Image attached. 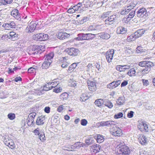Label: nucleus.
Listing matches in <instances>:
<instances>
[{
	"label": "nucleus",
	"instance_id": "nucleus-1",
	"mask_svg": "<svg viewBox=\"0 0 155 155\" xmlns=\"http://www.w3.org/2000/svg\"><path fill=\"white\" fill-rule=\"evenodd\" d=\"M144 29H139L133 35L127 37V40L128 41H134L136 38L142 35L145 32Z\"/></svg>",
	"mask_w": 155,
	"mask_h": 155
},
{
	"label": "nucleus",
	"instance_id": "nucleus-2",
	"mask_svg": "<svg viewBox=\"0 0 155 155\" xmlns=\"http://www.w3.org/2000/svg\"><path fill=\"white\" fill-rule=\"evenodd\" d=\"M110 134L115 137H120L123 134L122 130L119 127L115 126L110 129Z\"/></svg>",
	"mask_w": 155,
	"mask_h": 155
},
{
	"label": "nucleus",
	"instance_id": "nucleus-3",
	"mask_svg": "<svg viewBox=\"0 0 155 155\" xmlns=\"http://www.w3.org/2000/svg\"><path fill=\"white\" fill-rule=\"evenodd\" d=\"M117 152L122 155H129L130 153L129 148L124 144L120 145Z\"/></svg>",
	"mask_w": 155,
	"mask_h": 155
},
{
	"label": "nucleus",
	"instance_id": "nucleus-4",
	"mask_svg": "<svg viewBox=\"0 0 155 155\" xmlns=\"http://www.w3.org/2000/svg\"><path fill=\"white\" fill-rule=\"evenodd\" d=\"M33 38L36 41H46L48 39V35L44 33H38L34 35L33 36Z\"/></svg>",
	"mask_w": 155,
	"mask_h": 155
},
{
	"label": "nucleus",
	"instance_id": "nucleus-5",
	"mask_svg": "<svg viewBox=\"0 0 155 155\" xmlns=\"http://www.w3.org/2000/svg\"><path fill=\"white\" fill-rule=\"evenodd\" d=\"M137 16L142 18L146 17L150 14V12L147 11V9L144 8L140 9L137 12Z\"/></svg>",
	"mask_w": 155,
	"mask_h": 155
},
{
	"label": "nucleus",
	"instance_id": "nucleus-6",
	"mask_svg": "<svg viewBox=\"0 0 155 155\" xmlns=\"http://www.w3.org/2000/svg\"><path fill=\"white\" fill-rule=\"evenodd\" d=\"M116 19V16L115 15H110L104 20L105 25L107 26L113 24L115 22Z\"/></svg>",
	"mask_w": 155,
	"mask_h": 155
},
{
	"label": "nucleus",
	"instance_id": "nucleus-7",
	"mask_svg": "<svg viewBox=\"0 0 155 155\" xmlns=\"http://www.w3.org/2000/svg\"><path fill=\"white\" fill-rule=\"evenodd\" d=\"M85 144L79 142H77L71 145L70 147H68V151H73L75 149H80L81 147H83Z\"/></svg>",
	"mask_w": 155,
	"mask_h": 155
},
{
	"label": "nucleus",
	"instance_id": "nucleus-8",
	"mask_svg": "<svg viewBox=\"0 0 155 155\" xmlns=\"http://www.w3.org/2000/svg\"><path fill=\"white\" fill-rule=\"evenodd\" d=\"M100 126L101 127H110L115 125L116 122L108 120L106 121H101L99 123Z\"/></svg>",
	"mask_w": 155,
	"mask_h": 155
},
{
	"label": "nucleus",
	"instance_id": "nucleus-9",
	"mask_svg": "<svg viewBox=\"0 0 155 155\" xmlns=\"http://www.w3.org/2000/svg\"><path fill=\"white\" fill-rule=\"evenodd\" d=\"M4 142L6 145L9 147L11 149H13L15 147V145L13 140L7 137L5 138Z\"/></svg>",
	"mask_w": 155,
	"mask_h": 155
},
{
	"label": "nucleus",
	"instance_id": "nucleus-10",
	"mask_svg": "<svg viewBox=\"0 0 155 155\" xmlns=\"http://www.w3.org/2000/svg\"><path fill=\"white\" fill-rule=\"evenodd\" d=\"M114 53V50L113 49L110 50L106 52V58L107 62L108 63H110L111 61Z\"/></svg>",
	"mask_w": 155,
	"mask_h": 155
},
{
	"label": "nucleus",
	"instance_id": "nucleus-11",
	"mask_svg": "<svg viewBox=\"0 0 155 155\" xmlns=\"http://www.w3.org/2000/svg\"><path fill=\"white\" fill-rule=\"evenodd\" d=\"M15 24L13 21H9L7 23L4 24L2 27L5 29L10 30L11 28H15Z\"/></svg>",
	"mask_w": 155,
	"mask_h": 155
},
{
	"label": "nucleus",
	"instance_id": "nucleus-12",
	"mask_svg": "<svg viewBox=\"0 0 155 155\" xmlns=\"http://www.w3.org/2000/svg\"><path fill=\"white\" fill-rule=\"evenodd\" d=\"M37 24L34 22L31 21L27 26L26 28V30L28 32H32L34 31L36 28Z\"/></svg>",
	"mask_w": 155,
	"mask_h": 155
},
{
	"label": "nucleus",
	"instance_id": "nucleus-13",
	"mask_svg": "<svg viewBox=\"0 0 155 155\" xmlns=\"http://www.w3.org/2000/svg\"><path fill=\"white\" fill-rule=\"evenodd\" d=\"M11 15L18 20H21V14L19 13L18 10L15 9L11 12Z\"/></svg>",
	"mask_w": 155,
	"mask_h": 155
},
{
	"label": "nucleus",
	"instance_id": "nucleus-14",
	"mask_svg": "<svg viewBox=\"0 0 155 155\" xmlns=\"http://www.w3.org/2000/svg\"><path fill=\"white\" fill-rule=\"evenodd\" d=\"M139 66L142 67H146L153 66V63L150 61H142L139 63Z\"/></svg>",
	"mask_w": 155,
	"mask_h": 155
},
{
	"label": "nucleus",
	"instance_id": "nucleus-15",
	"mask_svg": "<svg viewBox=\"0 0 155 155\" xmlns=\"http://www.w3.org/2000/svg\"><path fill=\"white\" fill-rule=\"evenodd\" d=\"M91 148V153L93 154H95L100 151L101 146L99 144H95L92 146Z\"/></svg>",
	"mask_w": 155,
	"mask_h": 155
},
{
	"label": "nucleus",
	"instance_id": "nucleus-16",
	"mask_svg": "<svg viewBox=\"0 0 155 155\" xmlns=\"http://www.w3.org/2000/svg\"><path fill=\"white\" fill-rule=\"evenodd\" d=\"M87 85L88 88L90 91H94L96 90V86L94 82L89 81L87 82Z\"/></svg>",
	"mask_w": 155,
	"mask_h": 155
},
{
	"label": "nucleus",
	"instance_id": "nucleus-17",
	"mask_svg": "<svg viewBox=\"0 0 155 155\" xmlns=\"http://www.w3.org/2000/svg\"><path fill=\"white\" fill-rule=\"evenodd\" d=\"M78 49L74 48H71L68 49V54L70 56H77L79 53Z\"/></svg>",
	"mask_w": 155,
	"mask_h": 155
},
{
	"label": "nucleus",
	"instance_id": "nucleus-18",
	"mask_svg": "<svg viewBox=\"0 0 155 155\" xmlns=\"http://www.w3.org/2000/svg\"><path fill=\"white\" fill-rule=\"evenodd\" d=\"M127 31L126 28L122 26H119L117 28L116 32L117 34H123L126 33Z\"/></svg>",
	"mask_w": 155,
	"mask_h": 155
},
{
	"label": "nucleus",
	"instance_id": "nucleus-19",
	"mask_svg": "<svg viewBox=\"0 0 155 155\" xmlns=\"http://www.w3.org/2000/svg\"><path fill=\"white\" fill-rule=\"evenodd\" d=\"M78 37L75 38V39L78 41H82L87 40L86 34L80 33L78 35Z\"/></svg>",
	"mask_w": 155,
	"mask_h": 155
},
{
	"label": "nucleus",
	"instance_id": "nucleus-20",
	"mask_svg": "<svg viewBox=\"0 0 155 155\" xmlns=\"http://www.w3.org/2000/svg\"><path fill=\"white\" fill-rule=\"evenodd\" d=\"M135 14V11L133 10L130 13L129 15L127 16L124 18V20L126 19L125 21H128L131 19L134 16Z\"/></svg>",
	"mask_w": 155,
	"mask_h": 155
},
{
	"label": "nucleus",
	"instance_id": "nucleus-21",
	"mask_svg": "<svg viewBox=\"0 0 155 155\" xmlns=\"http://www.w3.org/2000/svg\"><path fill=\"white\" fill-rule=\"evenodd\" d=\"M147 140L145 136L143 135L140 137L139 138V141L140 143L142 145L145 144L147 142Z\"/></svg>",
	"mask_w": 155,
	"mask_h": 155
},
{
	"label": "nucleus",
	"instance_id": "nucleus-22",
	"mask_svg": "<svg viewBox=\"0 0 155 155\" xmlns=\"http://www.w3.org/2000/svg\"><path fill=\"white\" fill-rule=\"evenodd\" d=\"M100 25H91L87 29L89 31H91L98 30L100 29Z\"/></svg>",
	"mask_w": 155,
	"mask_h": 155
},
{
	"label": "nucleus",
	"instance_id": "nucleus-23",
	"mask_svg": "<svg viewBox=\"0 0 155 155\" xmlns=\"http://www.w3.org/2000/svg\"><path fill=\"white\" fill-rule=\"evenodd\" d=\"M68 34L65 32H60L58 33V37L60 39L63 40L65 38H67Z\"/></svg>",
	"mask_w": 155,
	"mask_h": 155
},
{
	"label": "nucleus",
	"instance_id": "nucleus-24",
	"mask_svg": "<svg viewBox=\"0 0 155 155\" xmlns=\"http://www.w3.org/2000/svg\"><path fill=\"white\" fill-rule=\"evenodd\" d=\"M99 36L103 39H107L110 38L108 34L104 32H102L98 34Z\"/></svg>",
	"mask_w": 155,
	"mask_h": 155
},
{
	"label": "nucleus",
	"instance_id": "nucleus-25",
	"mask_svg": "<svg viewBox=\"0 0 155 155\" xmlns=\"http://www.w3.org/2000/svg\"><path fill=\"white\" fill-rule=\"evenodd\" d=\"M125 98L124 97H119L116 101L117 104L119 105L123 104L125 102Z\"/></svg>",
	"mask_w": 155,
	"mask_h": 155
},
{
	"label": "nucleus",
	"instance_id": "nucleus-26",
	"mask_svg": "<svg viewBox=\"0 0 155 155\" xmlns=\"http://www.w3.org/2000/svg\"><path fill=\"white\" fill-rule=\"evenodd\" d=\"M45 120V118L44 117H38L36 121V124L38 125L43 124Z\"/></svg>",
	"mask_w": 155,
	"mask_h": 155
},
{
	"label": "nucleus",
	"instance_id": "nucleus-27",
	"mask_svg": "<svg viewBox=\"0 0 155 155\" xmlns=\"http://www.w3.org/2000/svg\"><path fill=\"white\" fill-rule=\"evenodd\" d=\"M152 66L146 67L141 71V73L143 74H145L148 73L151 70V68Z\"/></svg>",
	"mask_w": 155,
	"mask_h": 155
},
{
	"label": "nucleus",
	"instance_id": "nucleus-28",
	"mask_svg": "<svg viewBox=\"0 0 155 155\" xmlns=\"http://www.w3.org/2000/svg\"><path fill=\"white\" fill-rule=\"evenodd\" d=\"M51 63V62H49V61H48L45 60V61L42 64V68L44 69H47L49 67Z\"/></svg>",
	"mask_w": 155,
	"mask_h": 155
},
{
	"label": "nucleus",
	"instance_id": "nucleus-29",
	"mask_svg": "<svg viewBox=\"0 0 155 155\" xmlns=\"http://www.w3.org/2000/svg\"><path fill=\"white\" fill-rule=\"evenodd\" d=\"M54 56L53 53H50L48 54H47L45 60L48 61L50 62H52L51 59L53 58Z\"/></svg>",
	"mask_w": 155,
	"mask_h": 155
},
{
	"label": "nucleus",
	"instance_id": "nucleus-30",
	"mask_svg": "<svg viewBox=\"0 0 155 155\" xmlns=\"http://www.w3.org/2000/svg\"><path fill=\"white\" fill-rule=\"evenodd\" d=\"M136 71L134 68H131L130 69L127 73V74L131 77L135 76Z\"/></svg>",
	"mask_w": 155,
	"mask_h": 155
},
{
	"label": "nucleus",
	"instance_id": "nucleus-31",
	"mask_svg": "<svg viewBox=\"0 0 155 155\" xmlns=\"http://www.w3.org/2000/svg\"><path fill=\"white\" fill-rule=\"evenodd\" d=\"M103 100L101 99L96 100L94 102L95 105L98 107L101 106L103 104Z\"/></svg>",
	"mask_w": 155,
	"mask_h": 155
},
{
	"label": "nucleus",
	"instance_id": "nucleus-32",
	"mask_svg": "<svg viewBox=\"0 0 155 155\" xmlns=\"http://www.w3.org/2000/svg\"><path fill=\"white\" fill-rule=\"evenodd\" d=\"M9 35L10 37H9V38H14V39L12 40L13 41L17 39L18 37V35H16V33L13 31L10 32Z\"/></svg>",
	"mask_w": 155,
	"mask_h": 155
},
{
	"label": "nucleus",
	"instance_id": "nucleus-33",
	"mask_svg": "<svg viewBox=\"0 0 155 155\" xmlns=\"http://www.w3.org/2000/svg\"><path fill=\"white\" fill-rule=\"evenodd\" d=\"M77 85L76 81L73 79H70L68 81V86L73 87H75Z\"/></svg>",
	"mask_w": 155,
	"mask_h": 155
},
{
	"label": "nucleus",
	"instance_id": "nucleus-34",
	"mask_svg": "<svg viewBox=\"0 0 155 155\" xmlns=\"http://www.w3.org/2000/svg\"><path fill=\"white\" fill-rule=\"evenodd\" d=\"M103 104L109 108H111L113 107V104L109 100H106L104 101Z\"/></svg>",
	"mask_w": 155,
	"mask_h": 155
},
{
	"label": "nucleus",
	"instance_id": "nucleus-35",
	"mask_svg": "<svg viewBox=\"0 0 155 155\" xmlns=\"http://www.w3.org/2000/svg\"><path fill=\"white\" fill-rule=\"evenodd\" d=\"M111 12L108 11L107 12H104L101 15V18L103 20H104L105 18H107L110 16V15Z\"/></svg>",
	"mask_w": 155,
	"mask_h": 155
},
{
	"label": "nucleus",
	"instance_id": "nucleus-36",
	"mask_svg": "<svg viewBox=\"0 0 155 155\" xmlns=\"http://www.w3.org/2000/svg\"><path fill=\"white\" fill-rule=\"evenodd\" d=\"M97 141L99 143H101L104 141V138L103 136L101 135H98L97 137Z\"/></svg>",
	"mask_w": 155,
	"mask_h": 155
},
{
	"label": "nucleus",
	"instance_id": "nucleus-37",
	"mask_svg": "<svg viewBox=\"0 0 155 155\" xmlns=\"http://www.w3.org/2000/svg\"><path fill=\"white\" fill-rule=\"evenodd\" d=\"M88 98V96L87 95L85 94H82L81 96L80 100L81 101H85L86 100H87Z\"/></svg>",
	"mask_w": 155,
	"mask_h": 155
},
{
	"label": "nucleus",
	"instance_id": "nucleus-38",
	"mask_svg": "<svg viewBox=\"0 0 155 155\" xmlns=\"http://www.w3.org/2000/svg\"><path fill=\"white\" fill-rule=\"evenodd\" d=\"M60 98L63 100H67L68 98V93L64 92L60 95Z\"/></svg>",
	"mask_w": 155,
	"mask_h": 155
},
{
	"label": "nucleus",
	"instance_id": "nucleus-39",
	"mask_svg": "<svg viewBox=\"0 0 155 155\" xmlns=\"http://www.w3.org/2000/svg\"><path fill=\"white\" fill-rule=\"evenodd\" d=\"M87 40H92L95 37V35L92 34H86Z\"/></svg>",
	"mask_w": 155,
	"mask_h": 155
},
{
	"label": "nucleus",
	"instance_id": "nucleus-40",
	"mask_svg": "<svg viewBox=\"0 0 155 155\" xmlns=\"http://www.w3.org/2000/svg\"><path fill=\"white\" fill-rule=\"evenodd\" d=\"M39 137L40 140L42 142H44L45 140V134L43 132H41Z\"/></svg>",
	"mask_w": 155,
	"mask_h": 155
},
{
	"label": "nucleus",
	"instance_id": "nucleus-41",
	"mask_svg": "<svg viewBox=\"0 0 155 155\" xmlns=\"http://www.w3.org/2000/svg\"><path fill=\"white\" fill-rule=\"evenodd\" d=\"M107 87L108 88L111 89H113L117 87L115 84V82H113L110 84H108L107 85Z\"/></svg>",
	"mask_w": 155,
	"mask_h": 155
},
{
	"label": "nucleus",
	"instance_id": "nucleus-42",
	"mask_svg": "<svg viewBox=\"0 0 155 155\" xmlns=\"http://www.w3.org/2000/svg\"><path fill=\"white\" fill-rule=\"evenodd\" d=\"M81 3L79 2L76 5H73L72 7L75 11L78 10L81 8Z\"/></svg>",
	"mask_w": 155,
	"mask_h": 155
},
{
	"label": "nucleus",
	"instance_id": "nucleus-43",
	"mask_svg": "<svg viewBox=\"0 0 155 155\" xmlns=\"http://www.w3.org/2000/svg\"><path fill=\"white\" fill-rule=\"evenodd\" d=\"M42 51L41 50L40 48H39V46H38L37 47L34 51L33 55L38 54H40L42 53Z\"/></svg>",
	"mask_w": 155,
	"mask_h": 155
},
{
	"label": "nucleus",
	"instance_id": "nucleus-44",
	"mask_svg": "<svg viewBox=\"0 0 155 155\" xmlns=\"http://www.w3.org/2000/svg\"><path fill=\"white\" fill-rule=\"evenodd\" d=\"M50 82L48 83L44 87V90L46 91H48L52 89V87H50Z\"/></svg>",
	"mask_w": 155,
	"mask_h": 155
},
{
	"label": "nucleus",
	"instance_id": "nucleus-45",
	"mask_svg": "<svg viewBox=\"0 0 155 155\" xmlns=\"http://www.w3.org/2000/svg\"><path fill=\"white\" fill-rule=\"evenodd\" d=\"M116 69L117 70L120 72L125 71L123 66L122 65H118L117 66Z\"/></svg>",
	"mask_w": 155,
	"mask_h": 155
},
{
	"label": "nucleus",
	"instance_id": "nucleus-46",
	"mask_svg": "<svg viewBox=\"0 0 155 155\" xmlns=\"http://www.w3.org/2000/svg\"><path fill=\"white\" fill-rule=\"evenodd\" d=\"M37 46H38L34 45L29 50L30 54L31 55H33L34 51Z\"/></svg>",
	"mask_w": 155,
	"mask_h": 155
},
{
	"label": "nucleus",
	"instance_id": "nucleus-47",
	"mask_svg": "<svg viewBox=\"0 0 155 155\" xmlns=\"http://www.w3.org/2000/svg\"><path fill=\"white\" fill-rule=\"evenodd\" d=\"M77 64L76 63H74L71 64L68 68V70L73 71L76 67Z\"/></svg>",
	"mask_w": 155,
	"mask_h": 155
},
{
	"label": "nucleus",
	"instance_id": "nucleus-48",
	"mask_svg": "<svg viewBox=\"0 0 155 155\" xmlns=\"http://www.w3.org/2000/svg\"><path fill=\"white\" fill-rule=\"evenodd\" d=\"M141 127H142L146 131H147L148 130V125L146 124L145 122H142V124H141Z\"/></svg>",
	"mask_w": 155,
	"mask_h": 155
},
{
	"label": "nucleus",
	"instance_id": "nucleus-49",
	"mask_svg": "<svg viewBox=\"0 0 155 155\" xmlns=\"http://www.w3.org/2000/svg\"><path fill=\"white\" fill-rule=\"evenodd\" d=\"M62 58L63 59V60L64 61L63 62H64V61H65V62L61 65V67L63 68H64L66 67L67 66V63L66 62V61H67V60L65 57H63Z\"/></svg>",
	"mask_w": 155,
	"mask_h": 155
},
{
	"label": "nucleus",
	"instance_id": "nucleus-50",
	"mask_svg": "<svg viewBox=\"0 0 155 155\" xmlns=\"http://www.w3.org/2000/svg\"><path fill=\"white\" fill-rule=\"evenodd\" d=\"M129 12V10L125 8L121 10L120 14L122 15H124L127 14Z\"/></svg>",
	"mask_w": 155,
	"mask_h": 155
},
{
	"label": "nucleus",
	"instance_id": "nucleus-51",
	"mask_svg": "<svg viewBox=\"0 0 155 155\" xmlns=\"http://www.w3.org/2000/svg\"><path fill=\"white\" fill-rule=\"evenodd\" d=\"M8 117L11 120H13L15 118V114L10 113L8 114Z\"/></svg>",
	"mask_w": 155,
	"mask_h": 155
},
{
	"label": "nucleus",
	"instance_id": "nucleus-52",
	"mask_svg": "<svg viewBox=\"0 0 155 155\" xmlns=\"http://www.w3.org/2000/svg\"><path fill=\"white\" fill-rule=\"evenodd\" d=\"M123 113L121 112H120L117 114H115L114 116V117L115 119H118L123 117Z\"/></svg>",
	"mask_w": 155,
	"mask_h": 155
},
{
	"label": "nucleus",
	"instance_id": "nucleus-53",
	"mask_svg": "<svg viewBox=\"0 0 155 155\" xmlns=\"http://www.w3.org/2000/svg\"><path fill=\"white\" fill-rule=\"evenodd\" d=\"M58 83L56 81H54L52 82H50V87H51L52 89L53 88H54L58 85Z\"/></svg>",
	"mask_w": 155,
	"mask_h": 155
},
{
	"label": "nucleus",
	"instance_id": "nucleus-54",
	"mask_svg": "<svg viewBox=\"0 0 155 155\" xmlns=\"http://www.w3.org/2000/svg\"><path fill=\"white\" fill-rule=\"evenodd\" d=\"M34 120H33V119H31V118H29L28 117L27 119V123L28 126H31L34 122Z\"/></svg>",
	"mask_w": 155,
	"mask_h": 155
},
{
	"label": "nucleus",
	"instance_id": "nucleus-55",
	"mask_svg": "<svg viewBox=\"0 0 155 155\" xmlns=\"http://www.w3.org/2000/svg\"><path fill=\"white\" fill-rule=\"evenodd\" d=\"M36 113L35 112H33L31 113L28 115V117L29 118H31V119H33V120H34V118L36 115Z\"/></svg>",
	"mask_w": 155,
	"mask_h": 155
},
{
	"label": "nucleus",
	"instance_id": "nucleus-56",
	"mask_svg": "<svg viewBox=\"0 0 155 155\" xmlns=\"http://www.w3.org/2000/svg\"><path fill=\"white\" fill-rule=\"evenodd\" d=\"M87 123V121L85 119H82L81 120V124L83 126H85Z\"/></svg>",
	"mask_w": 155,
	"mask_h": 155
},
{
	"label": "nucleus",
	"instance_id": "nucleus-57",
	"mask_svg": "<svg viewBox=\"0 0 155 155\" xmlns=\"http://www.w3.org/2000/svg\"><path fill=\"white\" fill-rule=\"evenodd\" d=\"M136 51L137 53L142 52L143 51L142 47L141 46L137 47L136 49Z\"/></svg>",
	"mask_w": 155,
	"mask_h": 155
},
{
	"label": "nucleus",
	"instance_id": "nucleus-58",
	"mask_svg": "<svg viewBox=\"0 0 155 155\" xmlns=\"http://www.w3.org/2000/svg\"><path fill=\"white\" fill-rule=\"evenodd\" d=\"M35 69L33 67H31L28 69V71L29 73H34L35 72Z\"/></svg>",
	"mask_w": 155,
	"mask_h": 155
},
{
	"label": "nucleus",
	"instance_id": "nucleus-59",
	"mask_svg": "<svg viewBox=\"0 0 155 155\" xmlns=\"http://www.w3.org/2000/svg\"><path fill=\"white\" fill-rule=\"evenodd\" d=\"M113 6H115L114 7V8H119L120 6V2H116L113 3Z\"/></svg>",
	"mask_w": 155,
	"mask_h": 155
},
{
	"label": "nucleus",
	"instance_id": "nucleus-60",
	"mask_svg": "<svg viewBox=\"0 0 155 155\" xmlns=\"http://www.w3.org/2000/svg\"><path fill=\"white\" fill-rule=\"evenodd\" d=\"M93 140L91 139H87L86 140L85 143L87 145H89L93 143Z\"/></svg>",
	"mask_w": 155,
	"mask_h": 155
},
{
	"label": "nucleus",
	"instance_id": "nucleus-61",
	"mask_svg": "<svg viewBox=\"0 0 155 155\" xmlns=\"http://www.w3.org/2000/svg\"><path fill=\"white\" fill-rule=\"evenodd\" d=\"M134 112L132 111H130L128 112L127 114V116L129 118H131L133 117Z\"/></svg>",
	"mask_w": 155,
	"mask_h": 155
},
{
	"label": "nucleus",
	"instance_id": "nucleus-62",
	"mask_svg": "<svg viewBox=\"0 0 155 155\" xmlns=\"http://www.w3.org/2000/svg\"><path fill=\"white\" fill-rule=\"evenodd\" d=\"M142 81L143 84L146 86H147L149 84V81L147 80L142 79Z\"/></svg>",
	"mask_w": 155,
	"mask_h": 155
},
{
	"label": "nucleus",
	"instance_id": "nucleus-63",
	"mask_svg": "<svg viewBox=\"0 0 155 155\" xmlns=\"http://www.w3.org/2000/svg\"><path fill=\"white\" fill-rule=\"evenodd\" d=\"M41 132H39V129L38 128L36 129L34 131V133L36 135H39Z\"/></svg>",
	"mask_w": 155,
	"mask_h": 155
},
{
	"label": "nucleus",
	"instance_id": "nucleus-64",
	"mask_svg": "<svg viewBox=\"0 0 155 155\" xmlns=\"http://www.w3.org/2000/svg\"><path fill=\"white\" fill-rule=\"evenodd\" d=\"M8 38H9V36L7 35H4L2 37V39L3 40H8Z\"/></svg>",
	"mask_w": 155,
	"mask_h": 155
}]
</instances>
